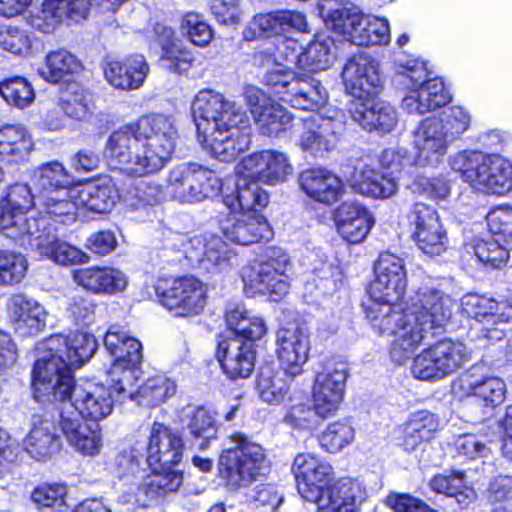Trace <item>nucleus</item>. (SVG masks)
<instances>
[{
	"label": "nucleus",
	"instance_id": "nucleus-11",
	"mask_svg": "<svg viewBox=\"0 0 512 512\" xmlns=\"http://www.w3.org/2000/svg\"><path fill=\"white\" fill-rule=\"evenodd\" d=\"M291 259L287 252L278 247L269 248L265 255L244 266L241 270L243 289L247 296H267L279 301L290 289L287 271Z\"/></svg>",
	"mask_w": 512,
	"mask_h": 512
},
{
	"label": "nucleus",
	"instance_id": "nucleus-26",
	"mask_svg": "<svg viewBox=\"0 0 512 512\" xmlns=\"http://www.w3.org/2000/svg\"><path fill=\"white\" fill-rule=\"evenodd\" d=\"M412 238L417 247L429 256H437L447 249L448 237L438 212L424 203H416L410 214Z\"/></svg>",
	"mask_w": 512,
	"mask_h": 512
},
{
	"label": "nucleus",
	"instance_id": "nucleus-53",
	"mask_svg": "<svg viewBox=\"0 0 512 512\" xmlns=\"http://www.w3.org/2000/svg\"><path fill=\"white\" fill-rule=\"evenodd\" d=\"M430 488L455 500L463 507H468L476 500V492L467 485L464 472L435 475L429 482Z\"/></svg>",
	"mask_w": 512,
	"mask_h": 512
},
{
	"label": "nucleus",
	"instance_id": "nucleus-46",
	"mask_svg": "<svg viewBox=\"0 0 512 512\" xmlns=\"http://www.w3.org/2000/svg\"><path fill=\"white\" fill-rule=\"evenodd\" d=\"M181 423L188 434L198 441L200 449H206L209 442L216 438L218 426L214 416L202 406H187L182 409Z\"/></svg>",
	"mask_w": 512,
	"mask_h": 512
},
{
	"label": "nucleus",
	"instance_id": "nucleus-28",
	"mask_svg": "<svg viewBox=\"0 0 512 512\" xmlns=\"http://www.w3.org/2000/svg\"><path fill=\"white\" fill-rule=\"evenodd\" d=\"M306 16L295 10H277L255 14L243 29L246 41H254L262 36H286L292 32L310 33Z\"/></svg>",
	"mask_w": 512,
	"mask_h": 512
},
{
	"label": "nucleus",
	"instance_id": "nucleus-48",
	"mask_svg": "<svg viewBox=\"0 0 512 512\" xmlns=\"http://www.w3.org/2000/svg\"><path fill=\"white\" fill-rule=\"evenodd\" d=\"M28 131L20 125L0 127V160L16 162L26 158L33 149Z\"/></svg>",
	"mask_w": 512,
	"mask_h": 512
},
{
	"label": "nucleus",
	"instance_id": "nucleus-57",
	"mask_svg": "<svg viewBox=\"0 0 512 512\" xmlns=\"http://www.w3.org/2000/svg\"><path fill=\"white\" fill-rule=\"evenodd\" d=\"M179 32L192 45L205 48L214 38V29L202 14L188 12L180 20Z\"/></svg>",
	"mask_w": 512,
	"mask_h": 512
},
{
	"label": "nucleus",
	"instance_id": "nucleus-27",
	"mask_svg": "<svg viewBox=\"0 0 512 512\" xmlns=\"http://www.w3.org/2000/svg\"><path fill=\"white\" fill-rule=\"evenodd\" d=\"M291 469L298 493L311 503L318 499L334 478L332 466L312 453H299Z\"/></svg>",
	"mask_w": 512,
	"mask_h": 512
},
{
	"label": "nucleus",
	"instance_id": "nucleus-14",
	"mask_svg": "<svg viewBox=\"0 0 512 512\" xmlns=\"http://www.w3.org/2000/svg\"><path fill=\"white\" fill-rule=\"evenodd\" d=\"M155 292L160 305L178 318L200 315L208 301L207 285L191 275L159 279Z\"/></svg>",
	"mask_w": 512,
	"mask_h": 512
},
{
	"label": "nucleus",
	"instance_id": "nucleus-58",
	"mask_svg": "<svg viewBox=\"0 0 512 512\" xmlns=\"http://www.w3.org/2000/svg\"><path fill=\"white\" fill-rule=\"evenodd\" d=\"M390 26L388 19L377 16H365L362 24L354 34L353 44L359 46L386 45L390 42Z\"/></svg>",
	"mask_w": 512,
	"mask_h": 512
},
{
	"label": "nucleus",
	"instance_id": "nucleus-18",
	"mask_svg": "<svg viewBox=\"0 0 512 512\" xmlns=\"http://www.w3.org/2000/svg\"><path fill=\"white\" fill-rule=\"evenodd\" d=\"M463 311L478 323V338L488 341L503 339L506 325L512 320V305L505 301L477 294H468L462 299Z\"/></svg>",
	"mask_w": 512,
	"mask_h": 512
},
{
	"label": "nucleus",
	"instance_id": "nucleus-38",
	"mask_svg": "<svg viewBox=\"0 0 512 512\" xmlns=\"http://www.w3.org/2000/svg\"><path fill=\"white\" fill-rule=\"evenodd\" d=\"M10 320L17 334L34 336L46 326L48 313L36 300L22 294L13 295L8 304Z\"/></svg>",
	"mask_w": 512,
	"mask_h": 512
},
{
	"label": "nucleus",
	"instance_id": "nucleus-3",
	"mask_svg": "<svg viewBox=\"0 0 512 512\" xmlns=\"http://www.w3.org/2000/svg\"><path fill=\"white\" fill-rule=\"evenodd\" d=\"M452 298L442 291L422 286L410 298L406 308L399 306H368L366 317L381 335L393 336L392 360L405 363L433 330L443 328L451 318Z\"/></svg>",
	"mask_w": 512,
	"mask_h": 512
},
{
	"label": "nucleus",
	"instance_id": "nucleus-41",
	"mask_svg": "<svg viewBox=\"0 0 512 512\" xmlns=\"http://www.w3.org/2000/svg\"><path fill=\"white\" fill-rule=\"evenodd\" d=\"M299 184L308 197L325 205L336 203L344 193L341 179L324 168L304 170L299 175Z\"/></svg>",
	"mask_w": 512,
	"mask_h": 512
},
{
	"label": "nucleus",
	"instance_id": "nucleus-19",
	"mask_svg": "<svg viewBox=\"0 0 512 512\" xmlns=\"http://www.w3.org/2000/svg\"><path fill=\"white\" fill-rule=\"evenodd\" d=\"M291 170L287 156L281 152L265 150L253 153L235 166L237 190H240L241 184L251 187L259 186L258 182L271 185L284 182Z\"/></svg>",
	"mask_w": 512,
	"mask_h": 512
},
{
	"label": "nucleus",
	"instance_id": "nucleus-60",
	"mask_svg": "<svg viewBox=\"0 0 512 512\" xmlns=\"http://www.w3.org/2000/svg\"><path fill=\"white\" fill-rule=\"evenodd\" d=\"M411 191L433 201H445L451 194L449 180L443 175H416L409 185Z\"/></svg>",
	"mask_w": 512,
	"mask_h": 512
},
{
	"label": "nucleus",
	"instance_id": "nucleus-9",
	"mask_svg": "<svg viewBox=\"0 0 512 512\" xmlns=\"http://www.w3.org/2000/svg\"><path fill=\"white\" fill-rule=\"evenodd\" d=\"M448 163L474 190L503 195L512 189V162L499 153L463 150L451 155Z\"/></svg>",
	"mask_w": 512,
	"mask_h": 512
},
{
	"label": "nucleus",
	"instance_id": "nucleus-29",
	"mask_svg": "<svg viewBox=\"0 0 512 512\" xmlns=\"http://www.w3.org/2000/svg\"><path fill=\"white\" fill-rule=\"evenodd\" d=\"M172 467L160 466L159 470L154 468L151 474L143 476L135 496H131L130 490L126 491L119 497V502L127 510H134L146 507L168 493L176 492L183 483V474Z\"/></svg>",
	"mask_w": 512,
	"mask_h": 512
},
{
	"label": "nucleus",
	"instance_id": "nucleus-33",
	"mask_svg": "<svg viewBox=\"0 0 512 512\" xmlns=\"http://www.w3.org/2000/svg\"><path fill=\"white\" fill-rule=\"evenodd\" d=\"M365 498L360 483L343 478L329 485L313 503L318 512H359Z\"/></svg>",
	"mask_w": 512,
	"mask_h": 512
},
{
	"label": "nucleus",
	"instance_id": "nucleus-59",
	"mask_svg": "<svg viewBox=\"0 0 512 512\" xmlns=\"http://www.w3.org/2000/svg\"><path fill=\"white\" fill-rule=\"evenodd\" d=\"M0 95L8 105L18 109L29 107L35 99L32 84L21 76H14L1 81Z\"/></svg>",
	"mask_w": 512,
	"mask_h": 512
},
{
	"label": "nucleus",
	"instance_id": "nucleus-42",
	"mask_svg": "<svg viewBox=\"0 0 512 512\" xmlns=\"http://www.w3.org/2000/svg\"><path fill=\"white\" fill-rule=\"evenodd\" d=\"M149 74V65L143 55H134L125 61L110 60L104 65L107 82L121 90H135L142 87Z\"/></svg>",
	"mask_w": 512,
	"mask_h": 512
},
{
	"label": "nucleus",
	"instance_id": "nucleus-63",
	"mask_svg": "<svg viewBox=\"0 0 512 512\" xmlns=\"http://www.w3.org/2000/svg\"><path fill=\"white\" fill-rule=\"evenodd\" d=\"M355 439L354 428L345 421H336L327 426L319 437L322 448L330 453H337L350 445Z\"/></svg>",
	"mask_w": 512,
	"mask_h": 512
},
{
	"label": "nucleus",
	"instance_id": "nucleus-15",
	"mask_svg": "<svg viewBox=\"0 0 512 512\" xmlns=\"http://www.w3.org/2000/svg\"><path fill=\"white\" fill-rule=\"evenodd\" d=\"M221 187L222 181L213 170L197 163H184L169 171L166 190L180 202L195 203L217 195Z\"/></svg>",
	"mask_w": 512,
	"mask_h": 512
},
{
	"label": "nucleus",
	"instance_id": "nucleus-43",
	"mask_svg": "<svg viewBox=\"0 0 512 512\" xmlns=\"http://www.w3.org/2000/svg\"><path fill=\"white\" fill-rule=\"evenodd\" d=\"M156 35L161 46L162 66L172 73L188 72L193 66V51L178 38L171 27L158 25Z\"/></svg>",
	"mask_w": 512,
	"mask_h": 512
},
{
	"label": "nucleus",
	"instance_id": "nucleus-39",
	"mask_svg": "<svg viewBox=\"0 0 512 512\" xmlns=\"http://www.w3.org/2000/svg\"><path fill=\"white\" fill-rule=\"evenodd\" d=\"M336 230L347 242L361 243L374 225L371 213L361 204L342 203L334 213Z\"/></svg>",
	"mask_w": 512,
	"mask_h": 512
},
{
	"label": "nucleus",
	"instance_id": "nucleus-23",
	"mask_svg": "<svg viewBox=\"0 0 512 512\" xmlns=\"http://www.w3.org/2000/svg\"><path fill=\"white\" fill-rule=\"evenodd\" d=\"M346 127V116L337 108H327L312 115L304 123L298 144L313 154H321L333 148Z\"/></svg>",
	"mask_w": 512,
	"mask_h": 512
},
{
	"label": "nucleus",
	"instance_id": "nucleus-55",
	"mask_svg": "<svg viewBox=\"0 0 512 512\" xmlns=\"http://www.w3.org/2000/svg\"><path fill=\"white\" fill-rule=\"evenodd\" d=\"M60 107L71 119L83 121L92 114V95L77 83H69L60 94Z\"/></svg>",
	"mask_w": 512,
	"mask_h": 512
},
{
	"label": "nucleus",
	"instance_id": "nucleus-5",
	"mask_svg": "<svg viewBox=\"0 0 512 512\" xmlns=\"http://www.w3.org/2000/svg\"><path fill=\"white\" fill-rule=\"evenodd\" d=\"M191 110L198 141L215 158L230 162L249 148V120L235 102L212 90H201L194 97Z\"/></svg>",
	"mask_w": 512,
	"mask_h": 512
},
{
	"label": "nucleus",
	"instance_id": "nucleus-21",
	"mask_svg": "<svg viewBox=\"0 0 512 512\" xmlns=\"http://www.w3.org/2000/svg\"><path fill=\"white\" fill-rule=\"evenodd\" d=\"M33 205L38 207L36 194H32L28 185L15 184L10 187L7 196L0 202V232L24 244L28 236V222L41 220L33 215L24 217V213Z\"/></svg>",
	"mask_w": 512,
	"mask_h": 512
},
{
	"label": "nucleus",
	"instance_id": "nucleus-6",
	"mask_svg": "<svg viewBox=\"0 0 512 512\" xmlns=\"http://www.w3.org/2000/svg\"><path fill=\"white\" fill-rule=\"evenodd\" d=\"M104 345L114 362L108 372V382L119 395H128L140 406L156 407L176 393L174 381L164 375L147 379L136 391L132 388L141 375L142 344L118 326L106 332Z\"/></svg>",
	"mask_w": 512,
	"mask_h": 512
},
{
	"label": "nucleus",
	"instance_id": "nucleus-40",
	"mask_svg": "<svg viewBox=\"0 0 512 512\" xmlns=\"http://www.w3.org/2000/svg\"><path fill=\"white\" fill-rule=\"evenodd\" d=\"M185 253L190 259L205 265L207 270H225L230 266L232 258L235 257V253L222 238L214 234L190 238Z\"/></svg>",
	"mask_w": 512,
	"mask_h": 512
},
{
	"label": "nucleus",
	"instance_id": "nucleus-12",
	"mask_svg": "<svg viewBox=\"0 0 512 512\" xmlns=\"http://www.w3.org/2000/svg\"><path fill=\"white\" fill-rule=\"evenodd\" d=\"M36 200L40 214L65 217L62 222L75 219V204L71 197L73 176L58 161L43 164L35 173Z\"/></svg>",
	"mask_w": 512,
	"mask_h": 512
},
{
	"label": "nucleus",
	"instance_id": "nucleus-35",
	"mask_svg": "<svg viewBox=\"0 0 512 512\" xmlns=\"http://www.w3.org/2000/svg\"><path fill=\"white\" fill-rule=\"evenodd\" d=\"M349 112L353 121L363 129L377 130L381 133L391 132L398 122L397 112L387 102L372 97L353 100Z\"/></svg>",
	"mask_w": 512,
	"mask_h": 512
},
{
	"label": "nucleus",
	"instance_id": "nucleus-36",
	"mask_svg": "<svg viewBox=\"0 0 512 512\" xmlns=\"http://www.w3.org/2000/svg\"><path fill=\"white\" fill-rule=\"evenodd\" d=\"M73 281L84 290L95 295H116L128 285L124 272L113 267L91 266L72 272Z\"/></svg>",
	"mask_w": 512,
	"mask_h": 512
},
{
	"label": "nucleus",
	"instance_id": "nucleus-7",
	"mask_svg": "<svg viewBox=\"0 0 512 512\" xmlns=\"http://www.w3.org/2000/svg\"><path fill=\"white\" fill-rule=\"evenodd\" d=\"M268 203L267 193L260 186H240L236 197L224 198L225 206L230 210L227 218L221 222V231L231 242L248 246L272 237V230L259 210Z\"/></svg>",
	"mask_w": 512,
	"mask_h": 512
},
{
	"label": "nucleus",
	"instance_id": "nucleus-13",
	"mask_svg": "<svg viewBox=\"0 0 512 512\" xmlns=\"http://www.w3.org/2000/svg\"><path fill=\"white\" fill-rule=\"evenodd\" d=\"M231 440L234 446L222 451L218 472L229 489L238 490L250 486L263 474L265 454L259 444L244 435H234Z\"/></svg>",
	"mask_w": 512,
	"mask_h": 512
},
{
	"label": "nucleus",
	"instance_id": "nucleus-22",
	"mask_svg": "<svg viewBox=\"0 0 512 512\" xmlns=\"http://www.w3.org/2000/svg\"><path fill=\"white\" fill-rule=\"evenodd\" d=\"M347 369L344 363L328 361L315 375L312 397L316 414L333 416L344 399Z\"/></svg>",
	"mask_w": 512,
	"mask_h": 512
},
{
	"label": "nucleus",
	"instance_id": "nucleus-49",
	"mask_svg": "<svg viewBox=\"0 0 512 512\" xmlns=\"http://www.w3.org/2000/svg\"><path fill=\"white\" fill-rule=\"evenodd\" d=\"M441 379L450 376L471 359V351L458 341L443 339L431 345Z\"/></svg>",
	"mask_w": 512,
	"mask_h": 512
},
{
	"label": "nucleus",
	"instance_id": "nucleus-54",
	"mask_svg": "<svg viewBox=\"0 0 512 512\" xmlns=\"http://www.w3.org/2000/svg\"><path fill=\"white\" fill-rule=\"evenodd\" d=\"M81 63L77 57L66 49L51 51L46 56V63L39 74L48 82L57 83L78 73Z\"/></svg>",
	"mask_w": 512,
	"mask_h": 512
},
{
	"label": "nucleus",
	"instance_id": "nucleus-44",
	"mask_svg": "<svg viewBox=\"0 0 512 512\" xmlns=\"http://www.w3.org/2000/svg\"><path fill=\"white\" fill-rule=\"evenodd\" d=\"M71 193L75 204V212L78 208H85L96 213H106L111 210L120 197L112 180L108 178H104L97 183L76 185Z\"/></svg>",
	"mask_w": 512,
	"mask_h": 512
},
{
	"label": "nucleus",
	"instance_id": "nucleus-31",
	"mask_svg": "<svg viewBox=\"0 0 512 512\" xmlns=\"http://www.w3.org/2000/svg\"><path fill=\"white\" fill-rule=\"evenodd\" d=\"M58 426L69 446L77 453L85 457H95L100 454L103 448V436L97 424L84 422L73 411L61 410Z\"/></svg>",
	"mask_w": 512,
	"mask_h": 512
},
{
	"label": "nucleus",
	"instance_id": "nucleus-4",
	"mask_svg": "<svg viewBox=\"0 0 512 512\" xmlns=\"http://www.w3.org/2000/svg\"><path fill=\"white\" fill-rule=\"evenodd\" d=\"M178 138L173 119L152 114L120 127L107 139L104 156L112 169L133 177L160 171L171 159Z\"/></svg>",
	"mask_w": 512,
	"mask_h": 512
},
{
	"label": "nucleus",
	"instance_id": "nucleus-37",
	"mask_svg": "<svg viewBox=\"0 0 512 512\" xmlns=\"http://www.w3.org/2000/svg\"><path fill=\"white\" fill-rule=\"evenodd\" d=\"M216 355L224 372L231 379L247 378L254 370L255 346L241 338H229L221 341Z\"/></svg>",
	"mask_w": 512,
	"mask_h": 512
},
{
	"label": "nucleus",
	"instance_id": "nucleus-1",
	"mask_svg": "<svg viewBox=\"0 0 512 512\" xmlns=\"http://www.w3.org/2000/svg\"><path fill=\"white\" fill-rule=\"evenodd\" d=\"M97 349L95 337L86 332L52 335L37 345L32 372L34 398L60 403L59 410L73 411L81 419L97 423L113 411L111 394L103 384L74 383L72 368H80Z\"/></svg>",
	"mask_w": 512,
	"mask_h": 512
},
{
	"label": "nucleus",
	"instance_id": "nucleus-45",
	"mask_svg": "<svg viewBox=\"0 0 512 512\" xmlns=\"http://www.w3.org/2000/svg\"><path fill=\"white\" fill-rule=\"evenodd\" d=\"M350 181L357 193L376 199L390 198L398 190V183L393 176H386L368 165L356 168Z\"/></svg>",
	"mask_w": 512,
	"mask_h": 512
},
{
	"label": "nucleus",
	"instance_id": "nucleus-25",
	"mask_svg": "<svg viewBox=\"0 0 512 512\" xmlns=\"http://www.w3.org/2000/svg\"><path fill=\"white\" fill-rule=\"evenodd\" d=\"M244 100L262 134L278 137L290 126L291 114L260 88L252 85L245 87Z\"/></svg>",
	"mask_w": 512,
	"mask_h": 512
},
{
	"label": "nucleus",
	"instance_id": "nucleus-32",
	"mask_svg": "<svg viewBox=\"0 0 512 512\" xmlns=\"http://www.w3.org/2000/svg\"><path fill=\"white\" fill-rule=\"evenodd\" d=\"M184 448L183 439L176 431L160 422L152 424L147 446V462L150 467L179 464Z\"/></svg>",
	"mask_w": 512,
	"mask_h": 512
},
{
	"label": "nucleus",
	"instance_id": "nucleus-10",
	"mask_svg": "<svg viewBox=\"0 0 512 512\" xmlns=\"http://www.w3.org/2000/svg\"><path fill=\"white\" fill-rule=\"evenodd\" d=\"M396 81L409 88L401 107L409 114L422 115L445 106L451 95L441 78L429 79L424 61L418 58L398 56L394 62Z\"/></svg>",
	"mask_w": 512,
	"mask_h": 512
},
{
	"label": "nucleus",
	"instance_id": "nucleus-16",
	"mask_svg": "<svg viewBox=\"0 0 512 512\" xmlns=\"http://www.w3.org/2000/svg\"><path fill=\"white\" fill-rule=\"evenodd\" d=\"M407 286L406 271L401 258L383 253L375 264V279L368 289V306H399Z\"/></svg>",
	"mask_w": 512,
	"mask_h": 512
},
{
	"label": "nucleus",
	"instance_id": "nucleus-20",
	"mask_svg": "<svg viewBox=\"0 0 512 512\" xmlns=\"http://www.w3.org/2000/svg\"><path fill=\"white\" fill-rule=\"evenodd\" d=\"M127 0H44L41 7L31 15V25L44 33L54 31L63 21L86 18L93 2L107 11Z\"/></svg>",
	"mask_w": 512,
	"mask_h": 512
},
{
	"label": "nucleus",
	"instance_id": "nucleus-50",
	"mask_svg": "<svg viewBox=\"0 0 512 512\" xmlns=\"http://www.w3.org/2000/svg\"><path fill=\"white\" fill-rule=\"evenodd\" d=\"M24 444L26 451L38 461L50 458L60 447V441L54 435L53 424L49 420L35 421Z\"/></svg>",
	"mask_w": 512,
	"mask_h": 512
},
{
	"label": "nucleus",
	"instance_id": "nucleus-24",
	"mask_svg": "<svg viewBox=\"0 0 512 512\" xmlns=\"http://www.w3.org/2000/svg\"><path fill=\"white\" fill-rule=\"evenodd\" d=\"M342 77L354 100L376 97L383 89L380 63L367 53L352 56L344 66Z\"/></svg>",
	"mask_w": 512,
	"mask_h": 512
},
{
	"label": "nucleus",
	"instance_id": "nucleus-64",
	"mask_svg": "<svg viewBox=\"0 0 512 512\" xmlns=\"http://www.w3.org/2000/svg\"><path fill=\"white\" fill-rule=\"evenodd\" d=\"M26 258L9 250H0V286H9L20 283L27 272Z\"/></svg>",
	"mask_w": 512,
	"mask_h": 512
},
{
	"label": "nucleus",
	"instance_id": "nucleus-30",
	"mask_svg": "<svg viewBox=\"0 0 512 512\" xmlns=\"http://www.w3.org/2000/svg\"><path fill=\"white\" fill-rule=\"evenodd\" d=\"M276 344L278 361L285 373L290 377L302 374L311 349L308 328L303 325L281 328L277 332Z\"/></svg>",
	"mask_w": 512,
	"mask_h": 512
},
{
	"label": "nucleus",
	"instance_id": "nucleus-61",
	"mask_svg": "<svg viewBox=\"0 0 512 512\" xmlns=\"http://www.w3.org/2000/svg\"><path fill=\"white\" fill-rule=\"evenodd\" d=\"M501 241L502 239L495 237L477 240L473 246L475 256L484 265L492 268L503 267L510 258V249L508 244H502Z\"/></svg>",
	"mask_w": 512,
	"mask_h": 512
},
{
	"label": "nucleus",
	"instance_id": "nucleus-17",
	"mask_svg": "<svg viewBox=\"0 0 512 512\" xmlns=\"http://www.w3.org/2000/svg\"><path fill=\"white\" fill-rule=\"evenodd\" d=\"M21 245L37 251L40 255L62 266L86 264L90 261L87 253L58 239L44 216L41 220L28 222V236L25 238V243Z\"/></svg>",
	"mask_w": 512,
	"mask_h": 512
},
{
	"label": "nucleus",
	"instance_id": "nucleus-56",
	"mask_svg": "<svg viewBox=\"0 0 512 512\" xmlns=\"http://www.w3.org/2000/svg\"><path fill=\"white\" fill-rule=\"evenodd\" d=\"M140 460L141 454L135 448L124 449L115 457V472L126 486L121 495L129 489H131V496L137 493L143 478Z\"/></svg>",
	"mask_w": 512,
	"mask_h": 512
},
{
	"label": "nucleus",
	"instance_id": "nucleus-51",
	"mask_svg": "<svg viewBox=\"0 0 512 512\" xmlns=\"http://www.w3.org/2000/svg\"><path fill=\"white\" fill-rule=\"evenodd\" d=\"M285 371L274 370L269 366L261 368L256 383L259 398L269 405H279L290 391V383Z\"/></svg>",
	"mask_w": 512,
	"mask_h": 512
},
{
	"label": "nucleus",
	"instance_id": "nucleus-62",
	"mask_svg": "<svg viewBox=\"0 0 512 512\" xmlns=\"http://www.w3.org/2000/svg\"><path fill=\"white\" fill-rule=\"evenodd\" d=\"M66 494L64 485L44 484L34 489L32 500L43 512H67Z\"/></svg>",
	"mask_w": 512,
	"mask_h": 512
},
{
	"label": "nucleus",
	"instance_id": "nucleus-2",
	"mask_svg": "<svg viewBox=\"0 0 512 512\" xmlns=\"http://www.w3.org/2000/svg\"><path fill=\"white\" fill-rule=\"evenodd\" d=\"M296 45V42L288 41L277 53L262 51L258 54V61L267 69L263 83L281 101L296 109L318 110L328 100L326 89L318 79L298 74L288 64L311 72L326 70L336 58L335 41L330 36L318 35L300 53L295 52Z\"/></svg>",
	"mask_w": 512,
	"mask_h": 512
},
{
	"label": "nucleus",
	"instance_id": "nucleus-52",
	"mask_svg": "<svg viewBox=\"0 0 512 512\" xmlns=\"http://www.w3.org/2000/svg\"><path fill=\"white\" fill-rule=\"evenodd\" d=\"M460 386L467 395L480 398L488 407H496L505 399L506 385L498 377H486L478 380L466 374L460 379Z\"/></svg>",
	"mask_w": 512,
	"mask_h": 512
},
{
	"label": "nucleus",
	"instance_id": "nucleus-34",
	"mask_svg": "<svg viewBox=\"0 0 512 512\" xmlns=\"http://www.w3.org/2000/svg\"><path fill=\"white\" fill-rule=\"evenodd\" d=\"M317 11L328 29L353 43L354 34L364 20V14L357 6L342 0H319Z\"/></svg>",
	"mask_w": 512,
	"mask_h": 512
},
{
	"label": "nucleus",
	"instance_id": "nucleus-47",
	"mask_svg": "<svg viewBox=\"0 0 512 512\" xmlns=\"http://www.w3.org/2000/svg\"><path fill=\"white\" fill-rule=\"evenodd\" d=\"M228 328L245 342L260 340L267 332L264 320L249 312L243 305H230L226 311Z\"/></svg>",
	"mask_w": 512,
	"mask_h": 512
},
{
	"label": "nucleus",
	"instance_id": "nucleus-8",
	"mask_svg": "<svg viewBox=\"0 0 512 512\" xmlns=\"http://www.w3.org/2000/svg\"><path fill=\"white\" fill-rule=\"evenodd\" d=\"M470 112L459 105H452L438 115L423 119L414 130L417 164L436 166L442 162L450 145L469 130Z\"/></svg>",
	"mask_w": 512,
	"mask_h": 512
}]
</instances>
